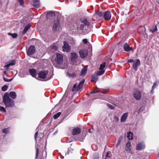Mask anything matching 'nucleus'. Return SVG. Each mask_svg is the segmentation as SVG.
<instances>
[{"instance_id": "1", "label": "nucleus", "mask_w": 159, "mask_h": 159, "mask_svg": "<svg viewBox=\"0 0 159 159\" xmlns=\"http://www.w3.org/2000/svg\"><path fill=\"white\" fill-rule=\"evenodd\" d=\"M3 100L4 104L7 107H11L14 105L13 101L9 97L7 93H5L3 97Z\"/></svg>"}, {"instance_id": "2", "label": "nucleus", "mask_w": 159, "mask_h": 159, "mask_svg": "<svg viewBox=\"0 0 159 159\" xmlns=\"http://www.w3.org/2000/svg\"><path fill=\"white\" fill-rule=\"evenodd\" d=\"M80 57L83 58L86 57L88 55V51L85 49H81L79 52Z\"/></svg>"}, {"instance_id": "3", "label": "nucleus", "mask_w": 159, "mask_h": 159, "mask_svg": "<svg viewBox=\"0 0 159 159\" xmlns=\"http://www.w3.org/2000/svg\"><path fill=\"white\" fill-rule=\"evenodd\" d=\"M64 45L62 47L63 51L64 52H70V46L66 42H63Z\"/></svg>"}, {"instance_id": "4", "label": "nucleus", "mask_w": 159, "mask_h": 159, "mask_svg": "<svg viewBox=\"0 0 159 159\" xmlns=\"http://www.w3.org/2000/svg\"><path fill=\"white\" fill-rule=\"evenodd\" d=\"M60 28L59 21L58 20H55L53 23L52 29L54 31L59 30Z\"/></svg>"}, {"instance_id": "5", "label": "nucleus", "mask_w": 159, "mask_h": 159, "mask_svg": "<svg viewBox=\"0 0 159 159\" xmlns=\"http://www.w3.org/2000/svg\"><path fill=\"white\" fill-rule=\"evenodd\" d=\"M133 96L134 98L137 100H138L140 99L141 95V93L140 91L138 90H136L134 91Z\"/></svg>"}, {"instance_id": "6", "label": "nucleus", "mask_w": 159, "mask_h": 159, "mask_svg": "<svg viewBox=\"0 0 159 159\" xmlns=\"http://www.w3.org/2000/svg\"><path fill=\"white\" fill-rule=\"evenodd\" d=\"M145 148V145L143 142H139L137 145L136 149L138 151H141Z\"/></svg>"}, {"instance_id": "7", "label": "nucleus", "mask_w": 159, "mask_h": 159, "mask_svg": "<svg viewBox=\"0 0 159 159\" xmlns=\"http://www.w3.org/2000/svg\"><path fill=\"white\" fill-rule=\"evenodd\" d=\"M63 61V57L61 54L57 53V54L56 62L57 64H60L62 63Z\"/></svg>"}, {"instance_id": "8", "label": "nucleus", "mask_w": 159, "mask_h": 159, "mask_svg": "<svg viewBox=\"0 0 159 159\" xmlns=\"http://www.w3.org/2000/svg\"><path fill=\"white\" fill-rule=\"evenodd\" d=\"M35 51V47L34 46H30L27 52V54L28 55H31L33 54Z\"/></svg>"}, {"instance_id": "9", "label": "nucleus", "mask_w": 159, "mask_h": 159, "mask_svg": "<svg viewBox=\"0 0 159 159\" xmlns=\"http://www.w3.org/2000/svg\"><path fill=\"white\" fill-rule=\"evenodd\" d=\"M111 17L110 12L108 11H106L103 15V18L106 20H109Z\"/></svg>"}, {"instance_id": "10", "label": "nucleus", "mask_w": 159, "mask_h": 159, "mask_svg": "<svg viewBox=\"0 0 159 159\" xmlns=\"http://www.w3.org/2000/svg\"><path fill=\"white\" fill-rule=\"evenodd\" d=\"M48 73V71H42L40 72L39 74V77L42 79L45 78L47 75Z\"/></svg>"}, {"instance_id": "11", "label": "nucleus", "mask_w": 159, "mask_h": 159, "mask_svg": "<svg viewBox=\"0 0 159 159\" xmlns=\"http://www.w3.org/2000/svg\"><path fill=\"white\" fill-rule=\"evenodd\" d=\"M123 48L124 50L126 52H129L130 51H132V52H134L132 48L130 47L127 43H125L124 44Z\"/></svg>"}, {"instance_id": "12", "label": "nucleus", "mask_w": 159, "mask_h": 159, "mask_svg": "<svg viewBox=\"0 0 159 159\" xmlns=\"http://www.w3.org/2000/svg\"><path fill=\"white\" fill-rule=\"evenodd\" d=\"M140 64V61L139 59H137L135 62H134L133 64V68L135 71L138 70V66Z\"/></svg>"}, {"instance_id": "13", "label": "nucleus", "mask_w": 159, "mask_h": 159, "mask_svg": "<svg viewBox=\"0 0 159 159\" xmlns=\"http://www.w3.org/2000/svg\"><path fill=\"white\" fill-rule=\"evenodd\" d=\"M131 146V143L129 141H128L126 144V150L129 153L132 154V151L130 148Z\"/></svg>"}, {"instance_id": "14", "label": "nucleus", "mask_w": 159, "mask_h": 159, "mask_svg": "<svg viewBox=\"0 0 159 159\" xmlns=\"http://www.w3.org/2000/svg\"><path fill=\"white\" fill-rule=\"evenodd\" d=\"M78 58L77 54L75 52L71 53V59L72 62H75Z\"/></svg>"}, {"instance_id": "15", "label": "nucleus", "mask_w": 159, "mask_h": 159, "mask_svg": "<svg viewBox=\"0 0 159 159\" xmlns=\"http://www.w3.org/2000/svg\"><path fill=\"white\" fill-rule=\"evenodd\" d=\"M80 129L78 127H77L73 129L72 133L73 135H75L80 134Z\"/></svg>"}, {"instance_id": "16", "label": "nucleus", "mask_w": 159, "mask_h": 159, "mask_svg": "<svg viewBox=\"0 0 159 159\" xmlns=\"http://www.w3.org/2000/svg\"><path fill=\"white\" fill-rule=\"evenodd\" d=\"M128 116V113L127 112L124 113L121 116L120 119V122H124L126 120Z\"/></svg>"}, {"instance_id": "17", "label": "nucleus", "mask_w": 159, "mask_h": 159, "mask_svg": "<svg viewBox=\"0 0 159 159\" xmlns=\"http://www.w3.org/2000/svg\"><path fill=\"white\" fill-rule=\"evenodd\" d=\"M30 74L33 77H35L37 74V71L34 69H30L29 70Z\"/></svg>"}, {"instance_id": "18", "label": "nucleus", "mask_w": 159, "mask_h": 159, "mask_svg": "<svg viewBox=\"0 0 159 159\" xmlns=\"http://www.w3.org/2000/svg\"><path fill=\"white\" fill-rule=\"evenodd\" d=\"M98 80V77L97 75H92L91 77V81L92 82L96 81Z\"/></svg>"}, {"instance_id": "19", "label": "nucleus", "mask_w": 159, "mask_h": 159, "mask_svg": "<svg viewBox=\"0 0 159 159\" xmlns=\"http://www.w3.org/2000/svg\"><path fill=\"white\" fill-rule=\"evenodd\" d=\"M85 82V80L83 79L81 82L79 83L78 85V88L77 90H79L82 87Z\"/></svg>"}, {"instance_id": "20", "label": "nucleus", "mask_w": 159, "mask_h": 159, "mask_svg": "<svg viewBox=\"0 0 159 159\" xmlns=\"http://www.w3.org/2000/svg\"><path fill=\"white\" fill-rule=\"evenodd\" d=\"M133 133L131 132H129L127 133V137L129 140H132L133 139Z\"/></svg>"}, {"instance_id": "21", "label": "nucleus", "mask_w": 159, "mask_h": 159, "mask_svg": "<svg viewBox=\"0 0 159 159\" xmlns=\"http://www.w3.org/2000/svg\"><path fill=\"white\" fill-rule=\"evenodd\" d=\"M9 95L10 97L13 99H15L16 97V95L14 92H11L10 93Z\"/></svg>"}, {"instance_id": "22", "label": "nucleus", "mask_w": 159, "mask_h": 159, "mask_svg": "<svg viewBox=\"0 0 159 159\" xmlns=\"http://www.w3.org/2000/svg\"><path fill=\"white\" fill-rule=\"evenodd\" d=\"M87 70V67H85L83 68L81 71L80 75L82 76L86 74Z\"/></svg>"}, {"instance_id": "23", "label": "nucleus", "mask_w": 159, "mask_h": 159, "mask_svg": "<svg viewBox=\"0 0 159 159\" xmlns=\"http://www.w3.org/2000/svg\"><path fill=\"white\" fill-rule=\"evenodd\" d=\"M81 21L83 23H84L85 25L87 26H89L90 25L89 22L88 21L87 19H84L81 20Z\"/></svg>"}, {"instance_id": "24", "label": "nucleus", "mask_w": 159, "mask_h": 159, "mask_svg": "<svg viewBox=\"0 0 159 159\" xmlns=\"http://www.w3.org/2000/svg\"><path fill=\"white\" fill-rule=\"evenodd\" d=\"M33 6L35 7H38L39 5V0H32Z\"/></svg>"}, {"instance_id": "25", "label": "nucleus", "mask_w": 159, "mask_h": 159, "mask_svg": "<svg viewBox=\"0 0 159 159\" xmlns=\"http://www.w3.org/2000/svg\"><path fill=\"white\" fill-rule=\"evenodd\" d=\"M159 82L158 81H157L155 82L152 88V90H151V93L152 94H153V90L156 87L157 85V84H159Z\"/></svg>"}, {"instance_id": "26", "label": "nucleus", "mask_w": 159, "mask_h": 159, "mask_svg": "<svg viewBox=\"0 0 159 159\" xmlns=\"http://www.w3.org/2000/svg\"><path fill=\"white\" fill-rule=\"evenodd\" d=\"M103 15V13L100 11H98L96 14H95L93 16L94 18L96 17L97 16L99 17H102Z\"/></svg>"}, {"instance_id": "27", "label": "nucleus", "mask_w": 159, "mask_h": 159, "mask_svg": "<svg viewBox=\"0 0 159 159\" xmlns=\"http://www.w3.org/2000/svg\"><path fill=\"white\" fill-rule=\"evenodd\" d=\"M8 34L9 35L11 36V37L14 39L16 38L18 35L16 33H8Z\"/></svg>"}, {"instance_id": "28", "label": "nucleus", "mask_w": 159, "mask_h": 159, "mask_svg": "<svg viewBox=\"0 0 159 159\" xmlns=\"http://www.w3.org/2000/svg\"><path fill=\"white\" fill-rule=\"evenodd\" d=\"M30 26L29 25H28L26 26L24 28L23 31L22 32V34H24L26 33L27 31L29 29Z\"/></svg>"}, {"instance_id": "29", "label": "nucleus", "mask_w": 159, "mask_h": 159, "mask_svg": "<svg viewBox=\"0 0 159 159\" xmlns=\"http://www.w3.org/2000/svg\"><path fill=\"white\" fill-rule=\"evenodd\" d=\"M105 72L104 70H100L98 71L97 73V75L100 76L103 74Z\"/></svg>"}, {"instance_id": "30", "label": "nucleus", "mask_w": 159, "mask_h": 159, "mask_svg": "<svg viewBox=\"0 0 159 159\" xmlns=\"http://www.w3.org/2000/svg\"><path fill=\"white\" fill-rule=\"evenodd\" d=\"M105 62H104L102 64H101L100 65L99 69L100 70H104L103 69L105 67Z\"/></svg>"}, {"instance_id": "31", "label": "nucleus", "mask_w": 159, "mask_h": 159, "mask_svg": "<svg viewBox=\"0 0 159 159\" xmlns=\"http://www.w3.org/2000/svg\"><path fill=\"white\" fill-rule=\"evenodd\" d=\"M157 30V28L156 25L152 27L150 30V31L152 33H153Z\"/></svg>"}, {"instance_id": "32", "label": "nucleus", "mask_w": 159, "mask_h": 159, "mask_svg": "<svg viewBox=\"0 0 159 159\" xmlns=\"http://www.w3.org/2000/svg\"><path fill=\"white\" fill-rule=\"evenodd\" d=\"M76 28L78 30H82L84 28V25L83 24H80V26L78 25Z\"/></svg>"}, {"instance_id": "33", "label": "nucleus", "mask_w": 159, "mask_h": 159, "mask_svg": "<svg viewBox=\"0 0 159 159\" xmlns=\"http://www.w3.org/2000/svg\"><path fill=\"white\" fill-rule=\"evenodd\" d=\"M61 114V113L60 112H58L54 115L53 116L54 118L55 119L57 118L60 116Z\"/></svg>"}, {"instance_id": "34", "label": "nucleus", "mask_w": 159, "mask_h": 159, "mask_svg": "<svg viewBox=\"0 0 159 159\" xmlns=\"http://www.w3.org/2000/svg\"><path fill=\"white\" fill-rule=\"evenodd\" d=\"M10 65L11 66H13L15 65L16 61L15 60H12L8 62Z\"/></svg>"}, {"instance_id": "35", "label": "nucleus", "mask_w": 159, "mask_h": 159, "mask_svg": "<svg viewBox=\"0 0 159 159\" xmlns=\"http://www.w3.org/2000/svg\"><path fill=\"white\" fill-rule=\"evenodd\" d=\"M107 107L111 109H113L115 107V106L114 105H111L108 104L107 105Z\"/></svg>"}, {"instance_id": "36", "label": "nucleus", "mask_w": 159, "mask_h": 159, "mask_svg": "<svg viewBox=\"0 0 159 159\" xmlns=\"http://www.w3.org/2000/svg\"><path fill=\"white\" fill-rule=\"evenodd\" d=\"M51 48L52 49L55 51L57 50L58 49L57 47L54 44L51 46Z\"/></svg>"}, {"instance_id": "37", "label": "nucleus", "mask_w": 159, "mask_h": 159, "mask_svg": "<svg viewBox=\"0 0 159 159\" xmlns=\"http://www.w3.org/2000/svg\"><path fill=\"white\" fill-rule=\"evenodd\" d=\"M9 131V129L8 128H5L2 130L3 133L5 134H7Z\"/></svg>"}, {"instance_id": "38", "label": "nucleus", "mask_w": 159, "mask_h": 159, "mask_svg": "<svg viewBox=\"0 0 159 159\" xmlns=\"http://www.w3.org/2000/svg\"><path fill=\"white\" fill-rule=\"evenodd\" d=\"M78 88V86H77V85L76 84H75L73 86V89H72V91H78L79 90H77V89Z\"/></svg>"}, {"instance_id": "39", "label": "nucleus", "mask_w": 159, "mask_h": 159, "mask_svg": "<svg viewBox=\"0 0 159 159\" xmlns=\"http://www.w3.org/2000/svg\"><path fill=\"white\" fill-rule=\"evenodd\" d=\"M7 86L5 85L2 87V89L3 91H5L7 90Z\"/></svg>"}, {"instance_id": "40", "label": "nucleus", "mask_w": 159, "mask_h": 159, "mask_svg": "<svg viewBox=\"0 0 159 159\" xmlns=\"http://www.w3.org/2000/svg\"><path fill=\"white\" fill-rule=\"evenodd\" d=\"M3 79H4V80L5 81H6V82H10L11 81V80H13V78H12L11 79H7L6 78H5V77H3Z\"/></svg>"}, {"instance_id": "41", "label": "nucleus", "mask_w": 159, "mask_h": 159, "mask_svg": "<svg viewBox=\"0 0 159 159\" xmlns=\"http://www.w3.org/2000/svg\"><path fill=\"white\" fill-rule=\"evenodd\" d=\"M17 1L20 3L21 6H24V2L23 0H17Z\"/></svg>"}, {"instance_id": "42", "label": "nucleus", "mask_w": 159, "mask_h": 159, "mask_svg": "<svg viewBox=\"0 0 159 159\" xmlns=\"http://www.w3.org/2000/svg\"><path fill=\"white\" fill-rule=\"evenodd\" d=\"M10 66H11V65H10L8 62H7L5 64L4 67L6 68L7 70L8 69Z\"/></svg>"}, {"instance_id": "43", "label": "nucleus", "mask_w": 159, "mask_h": 159, "mask_svg": "<svg viewBox=\"0 0 159 159\" xmlns=\"http://www.w3.org/2000/svg\"><path fill=\"white\" fill-rule=\"evenodd\" d=\"M114 120L115 122L116 123H117V122H118V121H119V119L118 117L117 116H115L114 117Z\"/></svg>"}, {"instance_id": "44", "label": "nucleus", "mask_w": 159, "mask_h": 159, "mask_svg": "<svg viewBox=\"0 0 159 159\" xmlns=\"http://www.w3.org/2000/svg\"><path fill=\"white\" fill-rule=\"evenodd\" d=\"M0 111L5 112L6 111V110L3 107L0 106Z\"/></svg>"}, {"instance_id": "45", "label": "nucleus", "mask_w": 159, "mask_h": 159, "mask_svg": "<svg viewBox=\"0 0 159 159\" xmlns=\"http://www.w3.org/2000/svg\"><path fill=\"white\" fill-rule=\"evenodd\" d=\"M69 76L70 77L74 78L76 76V75L74 73L72 74H69Z\"/></svg>"}, {"instance_id": "46", "label": "nucleus", "mask_w": 159, "mask_h": 159, "mask_svg": "<svg viewBox=\"0 0 159 159\" xmlns=\"http://www.w3.org/2000/svg\"><path fill=\"white\" fill-rule=\"evenodd\" d=\"M82 42L84 44H86L88 43V40L86 39H84L82 40Z\"/></svg>"}, {"instance_id": "47", "label": "nucleus", "mask_w": 159, "mask_h": 159, "mask_svg": "<svg viewBox=\"0 0 159 159\" xmlns=\"http://www.w3.org/2000/svg\"><path fill=\"white\" fill-rule=\"evenodd\" d=\"M39 153V148H36V157H37Z\"/></svg>"}, {"instance_id": "48", "label": "nucleus", "mask_w": 159, "mask_h": 159, "mask_svg": "<svg viewBox=\"0 0 159 159\" xmlns=\"http://www.w3.org/2000/svg\"><path fill=\"white\" fill-rule=\"evenodd\" d=\"M38 134V132H37L35 133V135H34V138L35 140V141H36V142H37L36 139H37V136Z\"/></svg>"}, {"instance_id": "49", "label": "nucleus", "mask_w": 159, "mask_h": 159, "mask_svg": "<svg viewBox=\"0 0 159 159\" xmlns=\"http://www.w3.org/2000/svg\"><path fill=\"white\" fill-rule=\"evenodd\" d=\"M127 62L128 63L132 62L134 61V60L133 59H128L127 60Z\"/></svg>"}, {"instance_id": "50", "label": "nucleus", "mask_w": 159, "mask_h": 159, "mask_svg": "<svg viewBox=\"0 0 159 159\" xmlns=\"http://www.w3.org/2000/svg\"><path fill=\"white\" fill-rule=\"evenodd\" d=\"M48 14H51V15H55V13L53 11H51L49 12Z\"/></svg>"}, {"instance_id": "51", "label": "nucleus", "mask_w": 159, "mask_h": 159, "mask_svg": "<svg viewBox=\"0 0 159 159\" xmlns=\"http://www.w3.org/2000/svg\"><path fill=\"white\" fill-rule=\"evenodd\" d=\"M120 141H118V142L116 144V147H117L119 146V145H120Z\"/></svg>"}, {"instance_id": "52", "label": "nucleus", "mask_w": 159, "mask_h": 159, "mask_svg": "<svg viewBox=\"0 0 159 159\" xmlns=\"http://www.w3.org/2000/svg\"><path fill=\"white\" fill-rule=\"evenodd\" d=\"M109 153L108 152H107V154H106V157H110V156H109Z\"/></svg>"}, {"instance_id": "53", "label": "nucleus", "mask_w": 159, "mask_h": 159, "mask_svg": "<svg viewBox=\"0 0 159 159\" xmlns=\"http://www.w3.org/2000/svg\"><path fill=\"white\" fill-rule=\"evenodd\" d=\"M95 93V92H94V91H92V92H91L90 93V94H93V93Z\"/></svg>"}, {"instance_id": "54", "label": "nucleus", "mask_w": 159, "mask_h": 159, "mask_svg": "<svg viewBox=\"0 0 159 159\" xmlns=\"http://www.w3.org/2000/svg\"><path fill=\"white\" fill-rule=\"evenodd\" d=\"M93 159H98V156H96V158H95V157H94Z\"/></svg>"}, {"instance_id": "55", "label": "nucleus", "mask_w": 159, "mask_h": 159, "mask_svg": "<svg viewBox=\"0 0 159 159\" xmlns=\"http://www.w3.org/2000/svg\"><path fill=\"white\" fill-rule=\"evenodd\" d=\"M70 150L69 149H68V151H67V152H67V153H66V154H65L66 155V154H69V153Z\"/></svg>"}, {"instance_id": "56", "label": "nucleus", "mask_w": 159, "mask_h": 159, "mask_svg": "<svg viewBox=\"0 0 159 159\" xmlns=\"http://www.w3.org/2000/svg\"><path fill=\"white\" fill-rule=\"evenodd\" d=\"M158 157H159V152L158 153Z\"/></svg>"}, {"instance_id": "57", "label": "nucleus", "mask_w": 159, "mask_h": 159, "mask_svg": "<svg viewBox=\"0 0 159 159\" xmlns=\"http://www.w3.org/2000/svg\"><path fill=\"white\" fill-rule=\"evenodd\" d=\"M89 132H90V129L89 130Z\"/></svg>"}, {"instance_id": "58", "label": "nucleus", "mask_w": 159, "mask_h": 159, "mask_svg": "<svg viewBox=\"0 0 159 159\" xmlns=\"http://www.w3.org/2000/svg\"><path fill=\"white\" fill-rule=\"evenodd\" d=\"M84 137L83 139H84Z\"/></svg>"}]
</instances>
